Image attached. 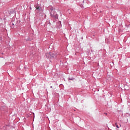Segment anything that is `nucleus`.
Masks as SVG:
<instances>
[{"label":"nucleus","mask_w":130,"mask_h":130,"mask_svg":"<svg viewBox=\"0 0 130 130\" xmlns=\"http://www.w3.org/2000/svg\"><path fill=\"white\" fill-rule=\"evenodd\" d=\"M49 11L50 12V15L52 18L55 19L58 18L57 14H56V12L55 11V10L54 9V8H53V7H49Z\"/></svg>","instance_id":"f257e3e1"},{"label":"nucleus","mask_w":130,"mask_h":130,"mask_svg":"<svg viewBox=\"0 0 130 130\" xmlns=\"http://www.w3.org/2000/svg\"><path fill=\"white\" fill-rule=\"evenodd\" d=\"M45 55L46 57H48V58H54V57H56V55L55 54V53L53 52L46 53Z\"/></svg>","instance_id":"f03ea898"},{"label":"nucleus","mask_w":130,"mask_h":130,"mask_svg":"<svg viewBox=\"0 0 130 130\" xmlns=\"http://www.w3.org/2000/svg\"><path fill=\"white\" fill-rule=\"evenodd\" d=\"M1 110H6L7 109V107L6 106H3L1 107Z\"/></svg>","instance_id":"7ed1b4c3"},{"label":"nucleus","mask_w":130,"mask_h":130,"mask_svg":"<svg viewBox=\"0 0 130 130\" xmlns=\"http://www.w3.org/2000/svg\"><path fill=\"white\" fill-rule=\"evenodd\" d=\"M68 79H69V80H70V81H74V80H75V78H74L73 77L69 78Z\"/></svg>","instance_id":"20e7f679"},{"label":"nucleus","mask_w":130,"mask_h":130,"mask_svg":"<svg viewBox=\"0 0 130 130\" xmlns=\"http://www.w3.org/2000/svg\"><path fill=\"white\" fill-rule=\"evenodd\" d=\"M36 9V10H40V8L38 6H37Z\"/></svg>","instance_id":"39448f33"},{"label":"nucleus","mask_w":130,"mask_h":130,"mask_svg":"<svg viewBox=\"0 0 130 130\" xmlns=\"http://www.w3.org/2000/svg\"><path fill=\"white\" fill-rule=\"evenodd\" d=\"M117 123H115V125H116V127H117V128H119V127H118V125H117Z\"/></svg>","instance_id":"423d86ee"},{"label":"nucleus","mask_w":130,"mask_h":130,"mask_svg":"<svg viewBox=\"0 0 130 130\" xmlns=\"http://www.w3.org/2000/svg\"><path fill=\"white\" fill-rule=\"evenodd\" d=\"M29 40H30V39L28 38L26 40V41H28Z\"/></svg>","instance_id":"0eeeda50"},{"label":"nucleus","mask_w":130,"mask_h":130,"mask_svg":"<svg viewBox=\"0 0 130 130\" xmlns=\"http://www.w3.org/2000/svg\"><path fill=\"white\" fill-rule=\"evenodd\" d=\"M0 41H2V37H0Z\"/></svg>","instance_id":"6e6552de"},{"label":"nucleus","mask_w":130,"mask_h":130,"mask_svg":"<svg viewBox=\"0 0 130 130\" xmlns=\"http://www.w3.org/2000/svg\"><path fill=\"white\" fill-rule=\"evenodd\" d=\"M50 88H51V89H52V86H50Z\"/></svg>","instance_id":"1a4fd4ad"},{"label":"nucleus","mask_w":130,"mask_h":130,"mask_svg":"<svg viewBox=\"0 0 130 130\" xmlns=\"http://www.w3.org/2000/svg\"><path fill=\"white\" fill-rule=\"evenodd\" d=\"M119 126H121V124H120Z\"/></svg>","instance_id":"9d476101"},{"label":"nucleus","mask_w":130,"mask_h":130,"mask_svg":"<svg viewBox=\"0 0 130 130\" xmlns=\"http://www.w3.org/2000/svg\"><path fill=\"white\" fill-rule=\"evenodd\" d=\"M105 114H107V113H105Z\"/></svg>","instance_id":"9b49d317"}]
</instances>
